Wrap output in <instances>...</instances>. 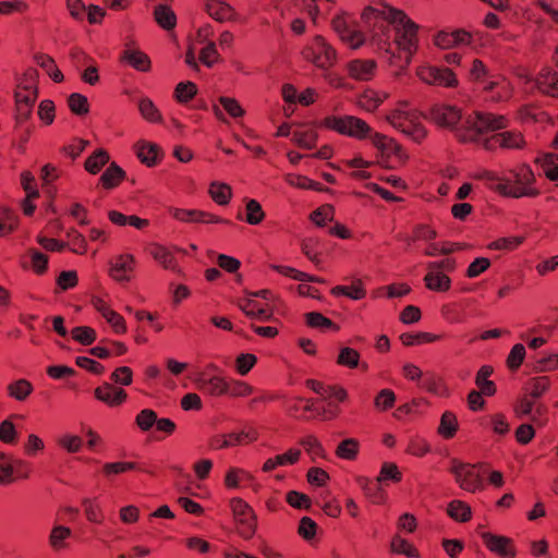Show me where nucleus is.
Returning <instances> with one entry per match:
<instances>
[{
    "instance_id": "f704fd0d",
    "label": "nucleus",
    "mask_w": 558,
    "mask_h": 558,
    "mask_svg": "<svg viewBox=\"0 0 558 558\" xmlns=\"http://www.w3.org/2000/svg\"><path fill=\"white\" fill-rule=\"evenodd\" d=\"M493 374V367L489 365H483L475 377V384L477 388L484 393V396L492 397L496 393V385L489 380Z\"/></svg>"
},
{
    "instance_id": "49530a36",
    "label": "nucleus",
    "mask_w": 558,
    "mask_h": 558,
    "mask_svg": "<svg viewBox=\"0 0 558 558\" xmlns=\"http://www.w3.org/2000/svg\"><path fill=\"white\" fill-rule=\"evenodd\" d=\"M305 317H306V324L312 328H316V329H320V330L330 329L333 331L339 330L338 325H336L331 319H329L328 317L324 316L323 314H320L318 312L307 313Z\"/></svg>"
},
{
    "instance_id": "e433bc0d",
    "label": "nucleus",
    "mask_w": 558,
    "mask_h": 558,
    "mask_svg": "<svg viewBox=\"0 0 558 558\" xmlns=\"http://www.w3.org/2000/svg\"><path fill=\"white\" fill-rule=\"evenodd\" d=\"M357 483L365 496L372 500L374 504H383L385 501V493L379 486L380 483L376 481L374 483L372 480L367 477H359Z\"/></svg>"
},
{
    "instance_id": "37998d69",
    "label": "nucleus",
    "mask_w": 558,
    "mask_h": 558,
    "mask_svg": "<svg viewBox=\"0 0 558 558\" xmlns=\"http://www.w3.org/2000/svg\"><path fill=\"white\" fill-rule=\"evenodd\" d=\"M72 535L71 529L63 525L52 527L49 535V545L53 550H62L66 547V539Z\"/></svg>"
},
{
    "instance_id": "f03ea898",
    "label": "nucleus",
    "mask_w": 558,
    "mask_h": 558,
    "mask_svg": "<svg viewBox=\"0 0 558 558\" xmlns=\"http://www.w3.org/2000/svg\"><path fill=\"white\" fill-rule=\"evenodd\" d=\"M507 124L505 116L474 112L466 118L464 128L458 131L457 136L461 142L475 143L486 150L521 148L524 141L520 132L505 131L485 135L487 132L505 129Z\"/></svg>"
},
{
    "instance_id": "de8ad7c7",
    "label": "nucleus",
    "mask_w": 558,
    "mask_h": 558,
    "mask_svg": "<svg viewBox=\"0 0 558 558\" xmlns=\"http://www.w3.org/2000/svg\"><path fill=\"white\" fill-rule=\"evenodd\" d=\"M265 218V211L256 199H247L244 220L251 226L259 225Z\"/></svg>"
},
{
    "instance_id": "09e8293b",
    "label": "nucleus",
    "mask_w": 558,
    "mask_h": 558,
    "mask_svg": "<svg viewBox=\"0 0 558 558\" xmlns=\"http://www.w3.org/2000/svg\"><path fill=\"white\" fill-rule=\"evenodd\" d=\"M397 396L389 388L381 389L374 398V407L379 412H386L395 407Z\"/></svg>"
},
{
    "instance_id": "4c0bfd02",
    "label": "nucleus",
    "mask_w": 558,
    "mask_h": 558,
    "mask_svg": "<svg viewBox=\"0 0 558 558\" xmlns=\"http://www.w3.org/2000/svg\"><path fill=\"white\" fill-rule=\"evenodd\" d=\"M360 452V441L355 438H345L336 448V456L339 459L353 461Z\"/></svg>"
},
{
    "instance_id": "5701e85b",
    "label": "nucleus",
    "mask_w": 558,
    "mask_h": 558,
    "mask_svg": "<svg viewBox=\"0 0 558 558\" xmlns=\"http://www.w3.org/2000/svg\"><path fill=\"white\" fill-rule=\"evenodd\" d=\"M14 97L19 118L23 120L28 119L37 100L38 92L15 90Z\"/></svg>"
},
{
    "instance_id": "ddd939ff",
    "label": "nucleus",
    "mask_w": 558,
    "mask_h": 558,
    "mask_svg": "<svg viewBox=\"0 0 558 558\" xmlns=\"http://www.w3.org/2000/svg\"><path fill=\"white\" fill-rule=\"evenodd\" d=\"M94 396L97 400L104 402L110 408H118L122 405L128 399V393L123 388L117 387L109 383H105L98 386L94 390Z\"/></svg>"
},
{
    "instance_id": "4d7b16f0",
    "label": "nucleus",
    "mask_w": 558,
    "mask_h": 558,
    "mask_svg": "<svg viewBox=\"0 0 558 558\" xmlns=\"http://www.w3.org/2000/svg\"><path fill=\"white\" fill-rule=\"evenodd\" d=\"M488 423L493 433L505 436L510 430V424L506 414L501 412L493 413L488 417Z\"/></svg>"
},
{
    "instance_id": "e2e57ef3",
    "label": "nucleus",
    "mask_w": 558,
    "mask_h": 558,
    "mask_svg": "<svg viewBox=\"0 0 558 558\" xmlns=\"http://www.w3.org/2000/svg\"><path fill=\"white\" fill-rule=\"evenodd\" d=\"M71 336L76 342L83 345H89L96 340L97 332L92 327L78 326L71 330Z\"/></svg>"
},
{
    "instance_id": "473e14b6",
    "label": "nucleus",
    "mask_w": 558,
    "mask_h": 558,
    "mask_svg": "<svg viewBox=\"0 0 558 558\" xmlns=\"http://www.w3.org/2000/svg\"><path fill=\"white\" fill-rule=\"evenodd\" d=\"M253 480V475L241 468L231 466L227 470L225 475V486L228 489L239 488L243 483L251 482Z\"/></svg>"
},
{
    "instance_id": "6e6552de",
    "label": "nucleus",
    "mask_w": 558,
    "mask_h": 558,
    "mask_svg": "<svg viewBox=\"0 0 558 558\" xmlns=\"http://www.w3.org/2000/svg\"><path fill=\"white\" fill-rule=\"evenodd\" d=\"M369 140L385 162L392 159L393 162L403 165L408 160V154L393 138L373 131Z\"/></svg>"
},
{
    "instance_id": "9b49d317",
    "label": "nucleus",
    "mask_w": 558,
    "mask_h": 558,
    "mask_svg": "<svg viewBox=\"0 0 558 558\" xmlns=\"http://www.w3.org/2000/svg\"><path fill=\"white\" fill-rule=\"evenodd\" d=\"M170 215L173 219L184 223H230L227 219L198 209L171 208Z\"/></svg>"
},
{
    "instance_id": "bb28decb",
    "label": "nucleus",
    "mask_w": 558,
    "mask_h": 558,
    "mask_svg": "<svg viewBox=\"0 0 558 558\" xmlns=\"http://www.w3.org/2000/svg\"><path fill=\"white\" fill-rule=\"evenodd\" d=\"M33 391V384L25 378L13 380L7 386L8 396L20 402L25 401Z\"/></svg>"
},
{
    "instance_id": "412c9836",
    "label": "nucleus",
    "mask_w": 558,
    "mask_h": 558,
    "mask_svg": "<svg viewBox=\"0 0 558 558\" xmlns=\"http://www.w3.org/2000/svg\"><path fill=\"white\" fill-rule=\"evenodd\" d=\"M205 8L209 16L218 22L236 20L234 9L221 0H207Z\"/></svg>"
},
{
    "instance_id": "8fccbe9b",
    "label": "nucleus",
    "mask_w": 558,
    "mask_h": 558,
    "mask_svg": "<svg viewBox=\"0 0 558 558\" xmlns=\"http://www.w3.org/2000/svg\"><path fill=\"white\" fill-rule=\"evenodd\" d=\"M83 509L86 519L92 523L101 524L105 520L104 511L96 499L86 498L83 500Z\"/></svg>"
},
{
    "instance_id": "a19ab883",
    "label": "nucleus",
    "mask_w": 558,
    "mask_h": 558,
    "mask_svg": "<svg viewBox=\"0 0 558 558\" xmlns=\"http://www.w3.org/2000/svg\"><path fill=\"white\" fill-rule=\"evenodd\" d=\"M447 513L451 519L458 522H468L472 518L471 507L459 499L449 502Z\"/></svg>"
},
{
    "instance_id": "ea45409f",
    "label": "nucleus",
    "mask_w": 558,
    "mask_h": 558,
    "mask_svg": "<svg viewBox=\"0 0 558 558\" xmlns=\"http://www.w3.org/2000/svg\"><path fill=\"white\" fill-rule=\"evenodd\" d=\"M390 550L397 555H403L409 558H418L420 554L412 543L396 534L390 542Z\"/></svg>"
},
{
    "instance_id": "bf43d9fd",
    "label": "nucleus",
    "mask_w": 558,
    "mask_h": 558,
    "mask_svg": "<svg viewBox=\"0 0 558 558\" xmlns=\"http://www.w3.org/2000/svg\"><path fill=\"white\" fill-rule=\"evenodd\" d=\"M349 117L350 116H328L320 121V126L344 135Z\"/></svg>"
},
{
    "instance_id": "aec40b11",
    "label": "nucleus",
    "mask_w": 558,
    "mask_h": 558,
    "mask_svg": "<svg viewBox=\"0 0 558 558\" xmlns=\"http://www.w3.org/2000/svg\"><path fill=\"white\" fill-rule=\"evenodd\" d=\"M389 97L390 94L388 92L366 88L359 96L357 105L365 111L374 112Z\"/></svg>"
},
{
    "instance_id": "338daca9",
    "label": "nucleus",
    "mask_w": 558,
    "mask_h": 558,
    "mask_svg": "<svg viewBox=\"0 0 558 558\" xmlns=\"http://www.w3.org/2000/svg\"><path fill=\"white\" fill-rule=\"evenodd\" d=\"M57 444L69 453H76L83 446V439L77 435L63 434L57 438Z\"/></svg>"
},
{
    "instance_id": "79ce46f5",
    "label": "nucleus",
    "mask_w": 558,
    "mask_h": 558,
    "mask_svg": "<svg viewBox=\"0 0 558 558\" xmlns=\"http://www.w3.org/2000/svg\"><path fill=\"white\" fill-rule=\"evenodd\" d=\"M300 445L304 448L305 452L311 457L312 461L326 457L325 449L319 439L314 435H306L300 439Z\"/></svg>"
},
{
    "instance_id": "69168bd1",
    "label": "nucleus",
    "mask_w": 558,
    "mask_h": 558,
    "mask_svg": "<svg viewBox=\"0 0 558 558\" xmlns=\"http://www.w3.org/2000/svg\"><path fill=\"white\" fill-rule=\"evenodd\" d=\"M253 391L254 388L250 384L239 379H230L227 396L232 398H244L251 396Z\"/></svg>"
},
{
    "instance_id": "13d9d810",
    "label": "nucleus",
    "mask_w": 558,
    "mask_h": 558,
    "mask_svg": "<svg viewBox=\"0 0 558 558\" xmlns=\"http://www.w3.org/2000/svg\"><path fill=\"white\" fill-rule=\"evenodd\" d=\"M469 75L472 81L480 83L483 87L487 81L494 76L488 74L486 65L480 59H474L472 61Z\"/></svg>"
},
{
    "instance_id": "6e6d98bb",
    "label": "nucleus",
    "mask_w": 558,
    "mask_h": 558,
    "mask_svg": "<svg viewBox=\"0 0 558 558\" xmlns=\"http://www.w3.org/2000/svg\"><path fill=\"white\" fill-rule=\"evenodd\" d=\"M196 94L197 86L190 81L179 83L174 89V98L180 104L189 102Z\"/></svg>"
},
{
    "instance_id": "b1692460",
    "label": "nucleus",
    "mask_w": 558,
    "mask_h": 558,
    "mask_svg": "<svg viewBox=\"0 0 558 558\" xmlns=\"http://www.w3.org/2000/svg\"><path fill=\"white\" fill-rule=\"evenodd\" d=\"M306 386L324 399L335 398L343 402L348 398V392L342 387L325 386L323 383L313 379L307 380Z\"/></svg>"
},
{
    "instance_id": "7ed1b4c3",
    "label": "nucleus",
    "mask_w": 558,
    "mask_h": 558,
    "mask_svg": "<svg viewBox=\"0 0 558 558\" xmlns=\"http://www.w3.org/2000/svg\"><path fill=\"white\" fill-rule=\"evenodd\" d=\"M478 178L489 189L506 197H536L541 193L536 186L535 174L527 165H520L505 173L483 171Z\"/></svg>"
},
{
    "instance_id": "3c124183",
    "label": "nucleus",
    "mask_w": 558,
    "mask_h": 558,
    "mask_svg": "<svg viewBox=\"0 0 558 558\" xmlns=\"http://www.w3.org/2000/svg\"><path fill=\"white\" fill-rule=\"evenodd\" d=\"M123 174L124 172L120 167L111 163L100 177L101 185L105 189H112L121 182Z\"/></svg>"
},
{
    "instance_id": "774afa93",
    "label": "nucleus",
    "mask_w": 558,
    "mask_h": 558,
    "mask_svg": "<svg viewBox=\"0 0 558 558\" xmlns=\"http://www.w3.org/2000/svg\"><path fill=\"white\" fill-rule=\"evenodd\" d=\"M257 357L252 353H241L234 361L235 372L241 375H247L251 369L256 365Z\"/></svg>"
},
{
    "instance_id": "dca6fc26",
    "label": "nucleus",
    "mask_w": 558,
    "mask_h": 558,
    "mask_svg": "<svg viewBox=\"0 0 558 558\" xmlns=\"http://www.w3.org/2000/svg\"><path fill=\"white\" fill-rule=\"evenodd\" d=\"M430 118L439 126L452 128L460 121L461 112L454 106L441 104L432 108Z\"/></svg>"
},
{
    "instance_id": "a211bd4d",
    "label": "nucleus",
    "mask_w": 558,
    "mask_h": 558,
    "mask_svg": "<svg viewBox=\"0 0 558 558\" xmlns=\"http://www.w3.org/2000/svg\"><path fill=\"white\" fill-rule=\"evenodd\" d=\"M490 94V99L494 101H506L512 96V85L504 76L496 75L490 77L483 88Z\"/></svg>"
},
{
    "instance_id": "c9c22d12",
    "label": "nucleus",
    "mask_w": 558,
    "mask_h": 558,
    "mask_svg": "<svg viewBox=\"0 0 558 558\" xmlns=\"http://www.w3.org/2000/svg\"><path fill=\"white\" fill-rule=\"evenodd\" d=\"M208 193L211 199L220 206L228 205L232 197L231 186L220 181L211 182L208 189Z\"/></svg>"
},
{
    "instance_id": "39448f33",
    "label": "nucleus",
    "mask_w": 558,
    "mask_h": 558,
    "mask_svg": "<svg viewBox=\"0 0 558 558\" xmlns=\"http://www.w3.org/2000/svg\"><path fill=\"white\" fill-rule=\"evenodd\" d=\"M450 472L454 476L458 486L468 493L474 494L485 487L476 464L463 463L454 459L451 461Z\"/></svg>"
},
{
    "instance_id": "0eeeda50",
    "label": "nucleus",
    "mask_w": 558,
    "mask_h": 558,
    "mask_svg": "<svg viewBox=\"0 0 558 558\" xmlns=\"http://www.w3.org/2000/svg\"><path fill=\"white\" fill-rule=\"evenodd\" d=\"M303 56L316 66L322 69L330 68L337 58L336 50L322 36H316L303 50Z\"/></svg>"
},
{
    "instance_id": "2eb2a0df",
    "label": "nucleus",
    "mask_w": 558,
    "mask_h": 558,
    "mask_svg": "<svg viewBox=\"0 0 558 558\" xmlns=\"http://www.w3.org/2000/svg\"><path fill=\"white\" fill-rule=\"evenodd\" d=\"M482 539L488 550L502 558H513L515 556V550L509 537L485 532L482 534Z\"/></svg>"
},
{
    "instance_id": "5fc2aeb1",
    "label": "nucleus",
    "mask_w": 558,
    "mask_h": 558,
    "mask_svg": "<svg viewBox=\"0 0 558 558\" xmlns=\"http://www.w3.org/2000/svg\"><path fill=\"white\" fill-rule=\"evenodd\" d=\"M109 161V155L105 149H97L85 161V170L96 174Z\"/></svg>"
},
{
    "instance_id": "a18cd8bd",
    "label": "nucleus",
    "mask_w": 558,
    "mask_h": 558,
    "mask_svg": "<svg viewBox=\"0 0 558 558\" xmlns=\"http://www.w3.org/2000/svg\"><path fill=\"white\" fill-rule=\"evenodd\" d=\"M37 84H38V72L36 69L29 68L22 75L16 77L15 90L38 92Z\"/></svg>"
},
{
    "instance_id": "f8f14e48",
    "label": "nucleus",
    "mask_w": 558,
    "mask_h": 558,
    "mask_svg": "<svg viewBox=\"0 0 558 558\" xmlns=\"http://www.w3.org/2000/svg\"><path fill=\"white\" fill-rule=\"evenodd\" d=\"M136 260L132 254H121L110 263L109 276L118 282H129L135 270Z\"/></svg>"
},
{
    "instance_id": "4468645a",
    "label": "nucleus",
    "mask_w": 558,
    "mask_h": 558,
    "mask_svg": "<svg viewBox=\"0 0 558 558\" xmlns=\"http://www.w3.org/2000/svg\"><path fill=\"white\" fill-rule=\"evenodd\" d=\"M198 389L210 397L227 396L229 379L220 374H215L207 377L205 374H201L196 379Z\"/></svg>"
},
{
    "instance_id": "423d86ee",
    "label": "nucleus",
    "mask_w": 558,
    "mask_h": 558,
    "mask_svg": "<svg viewBox=\"0 0 558 558\" xmlns=\"http://www.w3.org/2000/svg\"><path fill=\"white\" fill-rule=\"evenodd\" d=\"M229 505L233 518L239 525L240 535L245 539L251 538L257 526L253 508L240 497L231 498Z\"/></svg>"
},
{
    "instance_id": "f3484780",
    "label": "nucleus",
    "mask_w": 558,
    "mask_h": 558,
    "mask_svg": "<svg viewBox=\"0 0 558 558\" xmlns=\"http://www.w3.org/2000/svg\"><path fill=\"white\" fill-rule=\"evenodd\" d=\"M348 74L355 81H371L377 70V63L373 59H355L347 64Z\"/></svg>"
},
{
    "instance_id": "c03bdc74",
    "label": "nucleus",
    "mask_w": 558,
    "mask_h": 558,
    "mask_svg": "<svg viewBox=\"0 0 558 558\" xmlns=\"http://www.w3.org/2000/svg\"><path fill=\"white\" fill-rule=\"evenodd\" d=\"M17 227V217L5 207H0V238L11 234Z\"/></svg>"
},
{
    "instance_id": "f257e3e1",
    "label": "nucleus",
    "mask_w": 558,
    "mask_h": 558,
    "mask_svg": "<svg viewBox=\"0 0 558 558\" xmlns=\"http://www.w3.org/2000/svg\"><path fill=\"white\" fill-rule=\"evenodd\" d=\"M362 20L372 28L374 37L379 36V33H384L388 25L393 26L396 33L395 43L404 54L401 71L404 70L411 63L412 57L417 50V24L402 10L386 4L365 8L362 13Z\"/></svg>"
},
{
    "instance_id": "a878e982",
    "label": "nucleus",
    "mask_w": 558,
    "mask_h": 558,
    "mask_svg": "<svg viewBox=\"0 0 558 558\" xmlns=\"http://www.w3.org/2000/svg\"><path fill=\"white\" fill-rule=\"evenodd\" d=\"M134 149L138 159L148 167L157 162L160 153L158 145L147 141H138L134 145Z\"/></svg>"
},
{
    "instance_id": "2f4dec72",
    "label": "nucleus",
    "mask_w": 558,
    "mask_h": 558,
    "mask_svg": "<svg viewBox=\"0 0 558 558\" xmlns=\"http://www.w3.org/2000/svg\"><path fill=\"white\" fill-rule=\"evenodd\" d=\"M122 59L137 71L147 72L150 70V59L143 51L128 48L124 50Z\"/></svg>"
},
{
    "instance_id": "58836bf2",
    "label": "nucleus",
    "mask_w": 558,
    "mask_h": 558,
    "mask_svg": "<svg viewBox=\"0 0 558 558\" xmlns=\"http://www.w3.org/2000/svg\"><path fill=\"white\" fill-rule=\"evenodd\" d=\"M441 335L432 332H405L400 336V340L404 345H420L425 343H433L439 341Z\"/></svg>"
},
{
    "instance_id": "9d476101",
    "label": "nucleus",
    "mask_w": 558,
    "mask_h": 558,
    "mask_svg": "<svg viewBox=\"0 0 558 558\" xmlns=\"http://www.w3.org/2000/svg\"><path fill=\"white\" fill-rule=\"evenodd\" d=\"M258 439V432L254 427L242 429L239 433L216 435L210 439L209 446L214 450L247 445Z\"/></svg>"
},
{
    "instance_id": "4be33fe9",
    "label": "nucleus",
    "mask_w": 558,
    "mask_h": 558,
    "mask_svg": "<svg viewBox=\"0 0 558 558\" xmlns=\"http://www.w3.org/2000/svg\"><path fill=\"white\" fill-rule=\"evenodd\" d=\"M425 287L434 292H447L451 288V279L444 271L427 268L424 277Z\"/></svg>"
},
{
    "instance_id": "72a5a7b5",
    "label": "nucleus",
    "mask_w": 558,
    "mask_h": 558,
    "mask_svg": "<svg viewBox=\"0 0 558 558\" xmlns=\"http://www.w3.org/2000/svg\"><path fill=\"white\" fill-rule=\"evenodd\" d=\"M149 253L151 257L165 269H177V260L173 254L166 246L160 244H153L149 248Z\"/></svg>"
},
{
    "instance_id": "20e7f679",
    "label": "nucleus",
    "mask_w": 558,
    "mask_h": 558,
    "mask_svg": "<svg viewBox=\"0 0 558 558\" xmlns=\"http://www.w3.org/2000/svg\"><path fill=\"white\" fill-rule=\"evenodd\" d=\"M385 120L397 131L415 143H421L427 135L420 112L405 100H400L388 110Z\"/></svg>"
},
{
    "instance_id": "1a4fd4ad",
    "label": "nucleus",
    "mask_w": 558,
    "mask_h": 558,
    "mask_svg": "<svg viewBox=\"0 0 558 558\" xmlns=\"http://www.w3.org/2000/svg\"><path fill=\"white\" fill-rule=\"evenodd\" d=\"M416 76L428 85L452 88L458 86L456 74L448 68L421 65L416 69Z\"/></svg>"
},
{
    "instance_id": "603ef678",
    "label": "nucleus",
    "mask_w": 558,
    "mask_h": 558,
    "mask_svg": "<svg viewBox=\"0 0 558 558\" xmlns=\"http://www.w3.org/2000/svg\"><path fill=\"white\" fill-rule=\"evenodd\" d=\"M141 116L148 122H161L162 116L155 104L149 98H142L138 102Z\"/></svg>"
},
{
    "instance_id": "864d4df0",
    "label": "nucleus",
    "mask_w": 558,
    "mask_h": 558,
    "mask_svg": "<svg viewBox=\"0 0 558 558\" xmlns=\"http://www.w3.org/2000/svg\"><path fill=\"white\" fill-rule=\"evenodd\" d=\"M407 453L422 458L430 452L429 442L421 436H412L408 441Z\"/></svg>"
},
{
    "instance_id": "cd10ccee",
    "label": "nucleus",
    "mask_w": 558,
    "mask_h": 558,
    "mask_svg": "<svg viewBox=\"0 0 558 558\" xmlns=\"http://www.w3.org/2000/svg\"><path fill=\"white\" fill-rule=\"evenodd\" d=\"M544 175L558 186V154H545L536 158Z\"/></svg>"
},
{
    "instance_id": "c85d7f7f",
    "label": "nucleus",
    "mask_w": 558,
    "mask_h": 558,
    "mask_svg": "<svg viewBox=\"0 0 558 558\" xmlns=\"http://www.w3.org/2000/svg\"><path fill=\"white\" fill-rule=\"evenodd\" d=\"M373 133V129L362 119L350 116L348 126L345 130V136L353 137L356 140L369 138Z\"/></svg>"
},
{
    "instance_id": "c756f323",
    "label": "nucleus",
    "mask_w": 558,
    "mask_h": 558,
    "mask_svg": "<svg viewBox=\"0 0 558 558\" xmlns=\"http://www.w3.org/2000/svg\"><path fill=\"white\" fill-rule=\"evenodd\" d=\"M156 23L165 31H171L177 26V15L167 4H158L154 9Z\"/></svg>"
},
{
    "instance_id": "052dcab7",
    "label": "nucleus",
    "mask_w": 558,
    "mask_h": 558,
    "mask_svg": "<svg viewBox=\"0 0 558 558\" xmlns=\"http://www.w3.org/2000/svg\"><path fill=\"white\" fill-rule=\"evenodd\" d=\"M292 141L300 147L311 149L315 146L317 135L314 130H298L292 133Z\"/></svg>"
},
{
    "instance_id": "393cba45",
    "label": "nucleus",
    "mask_w": 558,
    "mask_h": 558,
    "mask_svg": "<svg viewBox=\"0 0 558 558\" xmlns=\"http://www.w3.org/2000/svg\"><path fill=\"white\" fill-rule=\"evenodd\" d=\"M333 296H347L353 301H360L366 296V289L361 279H354L349 286H336L330 290Z\"/></svg>"
},
{
    "instance_id": "7c9ffc66",
    "label": "nucleus",
    "mask_w": 558,
    "mask_h": 558,
    "mask_svg": "<svg viewBox=\"0 0 558 558\" xmlns=\"http://www.w3.org/2000/svg\"><path fill=\"white\" fill-rule=\"evenodd\" d=\"M459 429L457 415L451 411H445L440 417L437 433L444 439H451Z\"/></svg>"
},
{
    "instance_id": "0e129e2a",
    "label": "nucleus",
    "mask_w": 558,
    "mask_h": 558,
    "mask_svg": "<svg viewBox=\"0 0 558 558\" xmlns=\"http://www.w3.org/2000/svg\"><path fill=\"white\" fill-rule=\"evenodd\" d=\"M360 362V353L350 347H344L340 349V352L337 357V363L341 366L355 368L359 366Z\"/></svg>"
},
{
    "instance_id": "680f3d73",
    "label": "nucleus",
    "mask_w": 558,
    "mask_h": 558,
    "mask_svg": "<svg viewBox=\"0 0 558 558\" xmlns=\"http://www.w3.org/2000/svg\"><path fill=\"white\" fill-rule=\"evenodd\" d=\"M13 416L14 415L3 420L0 423V441L7 445H14L17 441L19 434L14 423L11 420Z\"/></svg>"
},
{
    "instance_id": "6ab92c4d",
    "label": "nucleus",
    "mask_w": 558,
    "mask_h": 558,
    "mask_svg": "<svg viewBox=\"0 0 558 558\" xmlns=\"http://www.w3.org/2000/svg\"><path fill=\"white\" fill-rule=\"evenodd\" d=\"M530 82H532V80L526 76V83ZM533 83L543 94L558 97V73L556 71L549 68L542 69Z\"/></svg>"
}]
</instances>
